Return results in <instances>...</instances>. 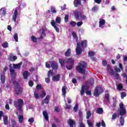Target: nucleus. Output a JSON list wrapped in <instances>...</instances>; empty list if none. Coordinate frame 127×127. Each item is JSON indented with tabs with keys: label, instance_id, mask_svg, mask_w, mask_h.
<instances>
[{
	"label": "nucleus",
	"instance_id": "obj_48",
	"mask_svg": "<svg viewBox=\"0 0 127 127\" xmlns=\"http://www.w3.org/2000/svg\"><path fill=\"white\" fill-rule=\"evenodd\" d=\"M114 70L116 71V72H121V69L119 68H118L117 66L115 67Z\"/></svg>",
	"mask_w": 127,
	"mask_h": 127
},
{
	"label": "nucleus",
	"instance_id": "obj_43",
	"mask_svg": "<svg viewBox=\"0 0 127 127\" xmlns=\"http://www.w3.org/2000/svg\"><path fill=\"white\" fill-rule=\"evenodd\" d=\"M69 20V15H65L64 17V20L65 22H68V20Z\"/></svg>",
	"mask_w": 127,
	"mask_h": 127
},
{
	"label": "nucleus",
	"instance_id": "obj_46",
	"mask_svg": "<svg viewBox=\"0 0 127 127\" xmlns=\"http://www.w3.org/2000/svg\"><path fill=\"white\" fill-rule=\"evenodd\" d=\"M31 40H32V41H33L34 42H36V41L37 40V39H36V38H35L34 36H32L31 37Z\"/></svg>",
	"mask_w": 127,
	"mask_h": 127
},
{
	"label": "nucleus",
	"instance_id": "obj_50",
	"mask_svg": "<svg viewBox=\"0 0 127 127\" xmlns=\"http://www.w3.org/2000/svg\"><path fill=\"white\" fill-rule=\"evenodd\" d=\"M72 36L73 37H74V38H75L76 39H78V37H77V35H76V33L73 32Z\"/></svg>",
	"mask_w": 127,
	"mask_h": 127
},
{
	"label": "nucleus",
	"instance_id": "obj_19",
	"mask_svg": "<svg viewBox=\"0 0 127 127\" xmlns=\"http://www.w3.org/2000/svg\"><path fill=\"white\" fill-rule=\"evenodd\" d=\"M28 76H29V72L28 71H25L23 73V77L24 79H27L28 78Z\"/></svg>",
	"mask_w": 127,
	"mask_h": 127
},
{
	"label": "nucleus",
	"instance_id": "obj_51",
	"mask_svg": "<svg viewBox=\"0 0 127 127\" xmlns=\"http://www.w3.org/2000/svg\"><path fill=\"white\" fill-rule=\"evenodd\" d=\"M79 127H86L85 126V125H84V124L82 123V122H80L79 123Z\"/></svg>",
	"mask_w": 127,
	"mask_h": 127
},
{
	"label": "nucleus",
	"instance_id": "obj_52",
	"mask_svg": "<svg viewBox=\"0 0 127 127\" xmlns=\"http://www.w3.org/2000/svg\"><path fill=\"white\" fill-rule=\"evenodd\" d=\"M36 89H37V90H40V89H41V84H38L36 86Z\"/></svg>",
	"mask_w": 127,
	"mask_h": 127
},
{
	"label": "nucleus",
	"instance_id": "obj_24",
	"mask_svg": "<svg viewBox=\"0 0 127 127\" xmlns=\"http://www.w3.org/2000/svg\"><path fill=\"white\" fill-rule=\"evenodd\" d=\"M79 5H81V0H74V6L77 7Z\"/></svg>",
	"mask_w": 127,
	"mask_h": 127
},
{
	"label": "nucleus",
	"instance_id": "obj_20",
	"mask_svg": "<svg viewBox=\"0 0 127 127\" xmlns=\"http://www.w3.org/2000/svg\"><path fill=\"white\" fill-rule=\"evenodd\" d=\"M49 99H50V96L47 95L43 102V105H44V104H48V103H49Z\"/></svg>",
	"mask_w": 127,
	"mask_h": 127
},
{
	"label": "nucleus",
	"instance_id": "obj_47",
	"mask_svg": "<svg viewBox=\"0 0 127 127\" xmlns=\"http://www.w3.org/2000/svg\"><path fill=\"white\" fill-rule=\"evenodd\" d=\"M118 90H122L123 89V85L120 84L118 85Z\"/></svg>",
	"mask_w": 127,
	"mask_h": 127
},
{
	"label": "nucleus",
	"instance_id": "obj_18",
	"mask_svg": "<svg viewBox=\"0 0 127 127\" xmlns=\"http://www.w3.org/2000/svg\"><path fill=\"white\" fill-rule=\"evenodd\" d=\"M51 67L55 70L58 69V64L57 63H53L51 64Z\"/></svg>",
	"mask_w": 127,
	"mask_h": 127
},
{
	"label": "nucleus",
	"instance_id": "obj_59",
	"mask_svg": "<svg viewBox=\"0 0 127 127\" xmlns=\"http://www.w3.org/2000/svg\"><path fill=\"white\" fill-rule=\"evenodd\" d=\"M3 116V112L2 111H0V121L1 120V117Z\"/></svg>",
	"mask_w": 127,
	"mask_h": 127
},
{
	"label": "nucleus",
	"instance_id": "obj_22",
	"mask_svg": "<svg viewBox=\"0 0 127 127\" xmlns=\"http://www.w3.org/2000/svg\"><path fill=\"white\" fill-rule=\"evenodd\" d=\"M103 113H104V110L102 108H99L96 110V113L98 114L99 115H103Z\"/></svg>",
	"mask_w": 127,
	"mask_h": 127
},
{
	"label": "nucleus",
	"instance_id": "obj_56",
	"mask_svg": "<svg viewBox=\"0 0 127 127\" xmlns=\"http://www.w3.org/2000/svg\"><path fill=\"white\" fill-rule=\"evenodd\" d=\"M29 86H30V87H32V86H33V82L30 81L29 82Z\"/></svg>",
	"mask_w": 127,
	"mask_h": 127
},
{
	"label": "nucleus",
	"instance_id": "obj_28",
	"mask_svg": "<svg viewBox=\"0 0 127 127\" xmlns=\"http://www.w3.org/2000/svg\"><path fill=\"white\" fill-rule=\"evenodd\" d=\"M82 47H87V40L82 41L81 43Z\"/></svg>",
	"mask_w": 127,
	"mask_h": 127
},
{
	"label": "nucleus",
	"instance_id": "obj_32",
	"mask_svg": "<svg viewBox=\"0 0 127 127\" xmlns=\"http://www.w3.org/2000/svg\"><path fill=\"white\" fill-rule=\"evenodd\" d=\"M65 56H71V49H68L66 52L65 53Z\"/></svg>",
	"mask_w": 127,
	"mask_h": 127
},
{
	"label": "nucleus",
	"instance_id": "obj_57",
	"mask_svg": "<svg viewBox=\"0 0 127 127\" xmlns=\"http://www.w3.org/2000/svg\"><path fill=\"white\" fill-rule=\"evenodd\" d=\"M55 112H59L60 111V109H59V107H56L55 108Z\"/></svg>",
	"mask_w": 127,
	"mask_h": 127
},
{
	"label": "nucleus",
	"instance_id": "obj_64",
	"mask_svg": "<svg viewBox=\"0 0 127 127\" xmlns=\"http://www.w3.org/2000/svg\"><path fill=\"white\" fill-rule=\"evenodd\" d=\"M65 109H71V105L66 104V107H65Z\"/></svg>",
	"mask_w": 127,
	"mask_h": 127
},
{
	"label": "nucleus",
	"instance_id": "obj_5",
	"mask_svg": "<svg viewBox=\"0 0 127 127\" xmlns=\"http://www.w3.org/2000/svg\"><path fill=\"white\" fill-rule=\"evenodd\" d=\"M13 84L16 86L15 87V91L17 95H20L22 93V90H21V88L18 86V83L17 82L14 81Z\"/></svg>",
	"mask_w": 127,
	"mask_h": 127
},
{
	"label": "nucleus",
	"instance_id": "obj_11",
	"mask_svg": "<svg viewBox=\"0 0 127 127\" xmlns=\"http://www.w3.org/2000/svg\"><path fill=\"white\" fill-rule=\"evenodd\" d=\"M9 67H10V74L11 77H14L15 76H16V73H15V70L12 68V67L11 66V64L9 65Z\"/></svg>",
	"mask_w": 127,
	"mask_h": 127
},
{
	"label": "nucleus",
	"instance_id": "obj_15",
	"mask_svg": "<svg viewBox=\"0 0 127 127\" xmlns=\"http://www.w3.org/2000/svg\"><path fill=\"white\" fill-rule=\"evenodd\" d=\"M85 90H88V88L87 87V86L86 85H83L81 88V90L80 91V94L82 96L84 95V91Z\"/></svg>",
	"mask_w": 127,
	"mask_h": 127
},
{
	"label": "nucleus",
	"instance_id": "obj_7",
	"mask_svg": "<svg viewBox=\"0 0 127 127\" xmlns=\"http://www.w3.org/2000/svg\"><path fill=\"white\" fill-rule=\"evenodd\" d=\"M103 92H104V91L103 90V89H102V88L99 87H96L94 90V95L95 97H98V96H99V95H100V94H102Z\"/></svg>",
	"mask_w": 127,
	"mask_h": 127
},
{
	"label": "nucleus",
	"instance_id": "obj_31",
	"mask_svg": "<svg viewBox=\"0 0 127 127\" xmlns=\"http://www.w3.org/2000/svg\"><path fill=\"white\" fill-rule=\"evenodd\" d=\"M62 94L63 96L66 95V86H64L62 88Z\"/></svg>",
	"mask_w": 127,
	"mask_h": 127
},
{
	"label": "nucleus",
	"instance_id": "obj_62",
	"mask_svg": "<svg viewBox=\"0 0 127 127\" xmlns=\"http://www.w3.org/2000/svg\"><path fill=\"white\" fill-rule=\"evenodd\" d=\"M102 63L104 66H106V65H107V61H103Z\"/></svg>",
	"mask_w": 127,
	"mask_h": 127
},
{
	"label": "nucleus",
	"instance_id": "obj_2",
	"mask_svg": "<svg viewBox=\"0 0 127 127\" xmlns=\"http://www.w3.org/2000/svg\"><path fill=\"white\" fill-rule=\"evenodd\" d=\"M86 67V63L84 62H80L79 63V66H77L76 70L81 74H85V67Z\"/></svg>",
	"mask_w": 127,
	"mask_h": 127
},
{
	"label": "nucleus",
	"instance_id": "obj_60",
	"mask_svg": "<svg viewBox=\"0 0 127 127\" xmlns=\"http://www.w3.org/2000/svg\"><path fill=\"white\" fill-rule=\"evenodd\" d=\"M45 81H46V83H50V79L49 78H46Z\"/></svg>",
	"mask_w": 127,
	"mask_h": 127
},
{
	"label": "nucleus",
	"instance_id": "obj_26",
	"mask_svg": "<svg viewBox=\"0 0 127 127\" xmlns=\"http://www.w3.org/2000/svg\"><path fill=\"white\" fill-rule=\"evenodd\" d=\"M16 59H17V58L15 56L11 55L9 57V60H10V61H15Z\"/></svg>",
	"mask_w": 127,
	"mask_h": 127
},
{
	"label": "nucleus",
	"instance_id": "obj_36",
	"mask_svg": "<svg viewBox=\"0 0 127 127\" xmlns=\"http://www.w3.org/2000/svg\"><path fill=\"white\" fill-rule=\"evenodd\" d=\"M56 22L57 23H60V22H61V18H60V17H57Z\"/></svg>",
	"mask_w": 127,
	"mask_h": 127
},
{
	"label": "nucleus",
	"instance_id": "obj_41",
	"mask_svg": "<svg viewBox=\"0 0 127 127\" xmlns=\"http://www.w3.org/2000/svg\"><path fill=\"white\" fill-rule=\"evenodd\" d=\"M87 124H88L89 127H93V123H92V122H91V121L88 120Z\"/></svg>",
	"mask_w": 127,
	"mask_h": 127
},
{
	"label": "nucleus",
	"instance_id": "obj_10",
	"mask_svg": "<svg viewBox=\"0 0 127 127\" xmlns=\"http://www.w3.org/2000/svg\"><path fill=\"white\" fill-rule=\"evenodd\" d=\"M77 47L76 49V52L77 55H80L81 53H82V49H81V48L80 47V44L77 43Z\"/></svg>",
	"mask_w": 127,
	"mask_h": 127
},
{
	"label": "nucleus",
	"instance_id": "obj_58",
	"mask_svg": "<svg viewBox=\"0 0 127 127\" xmlns=\"http://www.w3.org/2000/svg\"><path fill=\"white\" fill-rule=\"evenodd\" d=\"M46 66L47 68H50L51 66H50V64H49L48 62L46 63Z\"/></svg>",
	"mask_w": 127,
	"mask_h": 127
},
{
	"label": "nucleus",
	"instance_id": "obj_49",
	"mask_svg": "<svg viewBox=\"0 0 127 127\" xmlns=\"http://www.w3.org/2000/svg\"><path fill=\"white\" fill-rule=\"evenodd\" d=\"M34 95L36 99H39V95L36 92H34Z\"/></svg>",
	"mask_w": 127,
	"mask_h": 127
},
{
	"label": "nucleus",
	"instance_id": "obj_27",
	"mask_svg": "<svg viewBox=\"0 0 127 127\" xmlns=\"http://www.w3.org/2000/svg\"><path fill=\"white\" fill-rule=\"evenodd\" d=\"M120 122L121 126H124L125 124V119H124V117L123 116H121L120 118Z\"/></svg>",
	"mask_w": 127,
	"mask_h": 127
},
{
	"label": "nucleus",
	"instance_id": "obj_33",
	"mask_svg": "<svg viewBox=\"0 0 127 127\" xmlns=\"http://www.w3.org/2000/svg\"><path fill=\"white\" fill-rule=\"evenodd\" d=\"M86 119H87V120H88V119H90V116H91V111H88L86 112Z\"/></svg>",
	"mask_w": 127,
	"mask_h": 127
},
{
	"label": "nucleus",
	"instance_id": "obj_6",
	"mask_svg": "<svg viewBox=\"0 0 127 127\" xmlns=\"http://www.w3.org/2000/svg\"><path fill=\"white\" fill-rule=\"evenodd\" d=\"M74 16L76 19H78L79 17H80L81 19H86V16L83 14L81 13L80 12L78 11H74Z\"/></svg>",
	"mask_w": 127,
	"mask_h": 127
},
{
	"label": "nucleus",
	"instance_id": "obj_42",
	"mask_svg": "<svg viewBox=\"0 0 127 127\" xmlns=\"http://www.w3.org/2000/svg\"><path fill=\"white\" fill-rule=\"evenodd\" d=\"M51 12L53 13H56V12H57V11H56V9H55V8L52 7H51Z\"/></svg>",
	"mask_w": 127,
	"mask_h": 127
},
{
	"label": "nucleus",
	"instance_id": "obj_9",
	"mask_svg": "<svg viewBox=\"0 0 127 127\" xmlns=\"http://www.w3.org/2000/svg\"><path fill=\"white\" fill-rule=\"evenodd\" d=\"M51 24L52 25V26H53V27H54L57 32H59V28L56 26V22H55L54 20H51Z\"/></svg>",
	"mask_w": 127,
	"mask_h": 127
},
{
	"label": "nucleus",
	"instance_id": "obj_35",
	"mask_svg": "<svg viewBox=\"0 0 127 127\" xmlns=\"http://www.w3.org/2000/svg\"><path fill=\"white\" fill-rule=\"evenodd\" d=\"M121 98L124 99L125 97L127 96V93L125 92H123L121 93Z\"/></svg>",
	"mask_w": 127,
	"mask_h": 127
},
{
	"label": "nucleus",
	"instance_id": "obj_40",
	"mask_svg": "<svg viewBox=\"0 0 127 127\" xmlns=\"http://www.w3.org/2000/svg\"><path fill=\"white\" fill-rule=\"evenodd\" d=\"M88 55L91 57L94 56V55H95V52L93 51H89L88 53Z\"/></svg>",
	"mask_w": 127,
	"mask_h": 127
},
{
	"label": "nucleus",
	"instance_id": "obj_61",
	"mask_svg": "<svg viewBox=\"0 0 127 127\" xmlns=\"http://www.w3.org/2000/svg\"><path fill=\"white\" fill-rule=\"evenodd\" d=\"M28 122H29V123H33V122H34V120H33V118H31V119H29L28 120Z\"/></svg>",
	"mask_w": 127,
	"mask_h": 127
},
{
	"label": "nucleus",
	"instance_id": "obj_44",
	"mask_svg": "<svg viewBox=\"0 0 127 127\" xmlns=\"http://www.w3.org/2000/svg\"><path fill=\"white\" fill-rule=\"evenodd\" d=\"M76 23H75V22L73 21H71L70 22V25H71V26H75L76 25Z\"/></svg>",
	"mask_w": 127,
	"mask_h": 127
},
{
	"label": "nucleus",
	"instance_id": "obj_14",
	"mask_svg": "<svg viewBox=\"0 0 127 127\" xmlns=\"http://www.w3.org/2000/svg\"><path fill=\"white\" fill-rule=\"evenodd\" d=\"M17 17V9H15L13 14L12 19L14 22H16V18Z\"/></svg>",
	"mask_w": 127,
	"mask_h": 127
},
{
	"label": "nucleus",
	"instance_id": "obj_45",
	"mask_svg": "<svg viewBox=\"0 0 127 127\" xmlns=\"http://www.w3.org/2000/svg\"><path fill=\"white\" fill-rule=\"evenodd\" d=\"M105 99L107 100V101H109V93H106L105 94Z\"/></svg>",
	"mask_w": 127,
	"mask_h": 127
},
{
	"label": "nucleus",
	"instance_id": "obj_37",
	"mask_svg": "<svg viewBox=\"0 0 127 127\" xmlns=\"http://www.w3.org/2000/svg\"><path fill=\"white\" fill-rule=\"evenodd\" d=\"M117 117H118V114H117V113L113 114V115H112V120L113 121H115V120H116V118H117Z\"/></svg>",
	"mask_w": 127,
	"mask_h": 127
},
{
	"label": "nucleus",
	"instance_id": "obj_63",
	"mask_svg": "<svg viewBox=\"0 0 127 127\" xmlns=\"http://www.w3.org/2000/svg\"><path fill=\"white\" fill-rule=\"evenodd\" d=\"M86 94L87 95H92V93L90 91H89V90L87 91H86Z\"/></svg>",
	"mask_w": 127,
	"mask_h": 127
},
{
	"label": "nucleus",
	"instance_id": "obj_3",
	"mask_svg": "<svg viewBox=\"0 0 127 127\" xmlns=\"http://www.w3.org/2000/svg\"><path fill=\"white\" fill-rule=\"evenodd\" d=\"M119 114L120 116H124V115L127 114V109H126V107H125V105L123 103L120 104Z\"/></svg>",
	"mask_w": 127,
	"mask_h": 127
},
{
	"label": "nucleus",
	"instance_id": "obj_29",
	"mask_svg": "<svg viewBox=\"0 0 127 127\" xmlns=\"http://www.w3.org/2000/svg\"><path fill=\"white\" fill-rule=\"evenodd\" d=\"M41 98H44L46 96V92L44 90H42L40 93Z\"/></svg>",
	"mask_w": 127,
	"mask_h": 127
},
{
	"label": "nucleus",
	"instance_id": "obj_17",
	"mask_svg": "<svg viewBox=\"0 0 127 127\" xmlns=\"http://www.w3.org/2000/svg\"><path fill=\"white\" fill-rule=\"evenodd\" d=\"M106 23V20L105 19H102L99 21V27L101 28H103V25H105Z\"/></svg>",
	"mask_w": 127,
	"mask_h": 127
},
{
	"label": "nucleus",
	"instance_id": "obj_13",
	"mask_svg": "<svg viewBox=\"0 0 127 127\" xmlns=\"http://www.w3.org/2000/svg\"><path fill=\"white\" fill-rule=\"evenodd\" d=\"M21 65H22V62H20L17 64H13V67L14 69H20Z\"/></svg>",
	"mask_w": 127,
	"mask_h": 127
},
{
	"label": "nucleus",
	"instance_id": "obj_12",
	"mask_svg": "<svg viewBox=\"0 0 127 127\" xmlns=\"http://www.w3.org/2000/svg\"><path fill=\"white\" fill-rule=\"evenodd\" d=\"M0 80L2 84L5 82V75H4V72H3L0 74Z\"/></svg>",
	"mask_w": 127,
	"mask_h": 127
},
{
	"label": "nucleus",
	"instance_id": "obj_25",
	"mask_svg": "<svg viewBox=\"0 0 127 127\" xmlns=\"http://www.w3.org/2000/svg\"><path fill=\"white\" fill-rule=\"evenodd\" d=\"M43 116L44 117L45 119L47 121H49V118H48V114H47V112L44 111L43 112Z\"/></svg>",
	"mask_w": 127,
	"mask_h": 127
},
{
	"label": "nucleus",
	"instance_id": "obj_30",
	"mask_svg": "<svg viewBox=\"0 0 127 127\" xmlns=\"http://www.w3.org/2000/svg\"><path fill=\"white\" fill-rule=\"evenodd\" d=\"M13 38L15 39L16 42H18V35L17 33H15L13 35Z\"/></svg>",
	"mask_w": 127,
	"mask_h": 127
},
{
	"label": "nucleus",
	"instance_id": "obj_21",
	"mask_svg": "<svg viewBox=\"0 0 127 127\" xmlns=\"http://www.w3.org/2000/svg\"><path fill=\"white\" fill-rule=\"evenodd\" d=\"M60 79V74H58L53 77L52 80L53 81H59Z\"/></svg>",
	"mask_w": 127,
	"mask_h": 127
},
{
	"label": "nucleus",
	"instance_id": "obj_1",
	"mask_svg": "<svg viewBox=\"0 0 127 127\" xmlns=\"http://www.w3.org/2000/svg\"><path fill=\"white\" fill-rule=\"evenodd\" d=\"M23 104V100L20 99H18L17 101L14 103V106L18 110L19 112H20L21 113H22V105Z\"/></svg>",
	"mask_w": 127,
	"mask_h": 127
},
{
	"label": "nucleus",
	"instance_id": "obj_39",
	"mask_svg": "<svg viewBox=\"0 0 127 127\" xmlns=\"http://www.w3.org/2000/svg\"><path fill=\"white\" fill-rule=\"evenodd\" d=\"M59 62H60V64H61V66H64V64L65 63V62H64V61H63L62 59H60Z\"/></svg>",
	"mask_w": 127,
	"mask_h": 127
},
{
	"label": "nucleus",
	"instance_id": "obj_55",
	"mask_svg": "<svg viewBox=\"0 0 127 127\" xmlns=\"http://www.w3.org/2000/svg\"><path fill=\"white\" fill-rule=\"evenodd\" d=\"M74 112L78 111V105H75L73 108Z\"/></svg>",
	"mask_w": 127,
	"mask_h": 127
},
{
	"label": "nucleus",
	"instance_id": "obj_54",
	"mask_svg": "<svg viewBox=\"0 0 127 127\" xmlns=\"http://www.w3.org/2000/svg\"><path fill=\"white\" fill-rule=\"evenodd\" d=\"M82 24H83V22H78L76 24L77 26H81V25H82Z\"/></svg>",
	"mask_w": 127,
	"mask_h": 127
},
{
	"label": "nucleus",
	"instance_id": "obj_4",
	"mask_svg": "<svg viewBox=\"0 0 127 127\" xmlns=\"http://www.w3.org/2000/svg\"><path fill=\"white\" fill-rule=\"evenodd\" d=\"M107 70L110 75L115 76L116 79H119V73L114 72V70L111 68V66L109 64L107 65Z\"/></svg>",
	"mask_w": 127,
	"mask_h": 127
},
{
	"label": "nucleus",
	"instance_id": "obj_34",
	"mask_svg": "<svg viewBox=\"0 0 127 127\" xmlns=\"http://www.w3.org/2000/svg\"><path fill=\"white\" fill-rule=\"evenodd\" d=\"M2 47H3V48H7V47H8V43L5 42V43L2 44Z\"/></svg>",
	"mask_w": 127,
	"mask_h": 127
},
{
	"label": "nucleus",
	"instance_id": "obj_16",
	"mask_svg": "<svg viewBox=\"0 0 127 127\" xmlns=\"http://www.w3.org/2000/svg\"><path fill=\"white\" fill-rule=\"evenodd\" d=\"M16 114L18 115V121H19V123H20V124H22L23 122V116L22 115H18V113H16Z\"/></svg>",
	"mask_w": 127,
	"mask_h": 127
},
{
	"label": "nucleus",
	"instance_id": "obj_53",
	"mask_svg": "<svg viewBox=\"0 0 127 127\" xmlns=\"http://www.w3.org/2000/svg\"><path fill=\"white\" fill-rule=\"evenodd\" d=\"M101 126L103 127H106V124L105 123V122L103 120L102 121Z\"/></svg>",
	"mask_w": 127,
	"mask_h": 127
},
{
	"label": "nucleus",
	"instance_id": "obj_8",
	"mask_svg": "<svg viewBox=\"0 0 127 127\" xmlns=\"http://www.w3.org/2000/svg\"><path fill=\"white\" fill-rule=\"evenodd\" d=\"M65 62L66 63H70L71 65L69 66H67L66 68L68 69V70H71L72 68H73V66L72 65L73 63H74V60L72 59H65Z\"/></svg>",
	"mask_w": 127,
	"mask_h": 127
},
{
	"label": "nucleus",
	"instance_id": "obj_23",
	"mask_svg": "<svg viewBox=\"0 0 127 127\" xmlns=\"http://www.w3.org/2000/svg\"><path fill=\"white\" fill-rule=\"evenodd\" d=\"M8 119V117H7V116L5 115L3 116V122L4 125H8V122L7 120Z\"/></svg>",
	"mask_w": 127,
	"mask_h": 127
},
{
	"label": "nucleus",
	"instance_id": "obj_38",
	"mask_svg": "<svg viewBox=\"0 0 127 127\" xmlns=\"http://www.w3.org/2000/svg\"><path fill=\"white\" fill-rule=\"evenodd\" d=\"M48 77H50V76H53V71L50 70L48 73Z\"/></svg>",
	"mask_w": 127,
	"mask_h": 127
}]
</instances>
